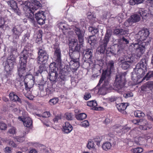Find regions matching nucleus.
Returning <instances> with one entry per match:
<instances>
[{
  "label": "nucleus",
  "instance_id": "f257e3e1",
  "mask_svg": "<svg viewBox=\"0 0 153 153\" xmlns=\"http://www.w3.org/2000/svg\"><path fill=\"white\" fill-rule=\"evenodd\" d=\"M149 30L145 29L140 31L137 34L138 43L133 44L135 49L138 56H140L145 51L146 46L149 45L151 39L149 37Z\"/></svg>",
  "mask_w": 153,
  "mask_h": 153
},
{
  "label": "nucleus",
  "instance_id": "f03ea898",
  "mask_svg": "<svg viewBox=\"0 0 153 153\" xmlns=\"http://www.w3.org/2000/svg\"><path fill=\"white\" fill-rule=\"evenodd\" d=\"M41 6V4L36 0H33L32 3L29 1H26L23 7V9L26 13H33L34 10H37Z\"/></svg>",
  "mask_w": 153,
  "mask_h": 153
},
{
  "label": "nucleus",
  "instance_id": "7ed1b4c3",
  "mask_svg": "<svg viewBox=\"0 0 153 153\" xmlns=\"http://www.w3.org/2000/svg\"><path fill=\"white\" fill-rule=\"evenodd\" d=\"M147 11L142 8L139 9L138 11L136 13L131 15L125 22V25H126L128 26L127 25V23H136L140 21V16L143 17L147 16Z\"/></svg>",
  "mask_w": 153,
  "mask_h": 153
},
{
  "label": "nucleus",
  "instance_id": "20e7f679",
  "mask_svg": "<svg viewBox=\"0 0 153 153\" xmlns=\"http://www.w3.org/2000/svg\"><path fill=\"white\" fill-rule=\"evenodd\" d=\"M125 74L120 73L116 75L115 81L114 83L115 88L120 90L123 88L126 83Z\"/></svg>",
  "mask_w": 153,
  "mask_h": 153
},
{
  "label": "nucleus",
  "instance_id": "39448f33",
  "mask_svg": "<svg viewBox=\"0 0 153 153\" xmlns=\"http://www.w3.org/2000/svg\"><path fill=\"white\" fill-rule=\"evenodd\" d=\"M16 59L14 56L11 55L7 58L4 67L5 70L8 75L10 74L13 71L14 65L16 63Z\"/></svg>",
  "mask_w": 153,
  "mask_h": 153
},
{
  "label": "nucleus",
  "instance_id": "423d86ee",
  "mask_svg": "<svg viewBox=\"0 0 153 153\" xmlns=\"http://www.w3.org/2000/svg\"><path fill=\"white\" fill-rule=\"evenodd\" d=\"M104 81V84L102 85V87L99 90V91L101 92V94L103 95L105 94L110 89V85H109L108 80L106 79L105 77V73L103 72L99 81L98 84H100Z\"/></svg>",
  "mask_w": 153,
  "mask_h": 153
},
{
  "label": "nucleus",
  "instance_id": "0eeeda50",
  "mask_svg": "<svg viewBox=\"0 0 153 153\" xmlns=\"http://www.w3.org/2000/svg\"><path fill=\"white\" fill-rule=\"evenodd\" d=\"M49 56L44 49L39 48L38 52L37 62L39 64H45L47 62Z\"/></svg>",
  "mask_w": 153,
  "mask_h": 153
},
{
  "label": "nucleus",
  "instance_id": "6e6552de",
  "mask_svg": "<svg viewBox=\"0 0 153 153\" xmlns=\"http://www.w3.org/2000/svg\"><path fill=\"white\" fill-rule=\"evenodd\" d=\"M132 122L135 124L139 125V128L140 130H147L150 129L152 128V126L151 125L148 124L146 120L145 119H141L139 120H133Z\"/></svg>",
  "mask_w": 153,
  "mask_h": 153
},
{
  "label": "nucleus",
  "instance_id": "1a4fd4ad",
  "mask_svg": "<svg viewBox=\"0 0 153 153\" xmlns=\"http://www.w3.org/2000/svg\"><path fill=\"white\" fill-rule=\"evenodd\" d=\"M111 31L110 30H107L105 37L103 40V43L97 49L98 51L101 53H103L106 50L111 35Z\"/></svg>",
  "mask_w": 153,
  "mask_h": 153
},
{
  "label": "nucleus",
  "instance_id": "9d476101",
  "mask_svg": "<svg viewBox=\"0 0 153 153\" xmlns=\"http://www.w3.org/2000/svg\"><path fill=\"white\" fill-rule=\"evenodd\" d=\"M55 62L51 63L49 65V70L51 73L50 74L49 79L52 82L56 81L58 76V74L56 71L57 68L55 66Z\"/></svg>",
  "mask_w": 153,
  "mask_h": 153
},
{
  "label": "nucleus",
  "instance_id": "9b49d317",
  "mask_svg": "<svg viewBox=\"0 0 153 153\" xmlns=\"http://www.w3.org/2000/svg\"><path fill=\"white\" fill-rule=\"evenodd\" d=\"M134 57L132 55H129L126 57V60L123 62V60H121L120 62L121 63L122 68L123 69L126 70L129 67L131 63L134 62Z\"/></svg>",
  "mask_w": 153,
  "mask_h": 153
},
{
  "label": "nucleus",
  "instance_id": "f8f14e48",
  "mask_svg": "<svg viewBox=\"0 0 153 153\" xmlns=\"http://www.w3.org/2000/svg\"><path fill=\"white\" fill-rule=\"evenodd\" d=\"M44 13V11L40 10L35 14V18L38 24L40 25H42L45 23L46 17Z\"/></svg>",
  "mask_w": 153,
  "mask_h": 153
},
{
  "label": "nucleus",
  "instance_id": "ddd939ff",
  "mask_svg": "<svg viewBox=\"0 0 153 153\" xmlns=\"http://www.w3.org/2000/svg\"><path fill=\"white\" fill-rule=\"evenodd\" d=\"M32 55V54L29 53V51L27 50H24L21 53L19 62L26 63L27 59H33Z\"/></svg>",
  "mask_w": 153,
  "mask_h": 153
},
{
  "label": "nucleus",
  "instance_id": "4468645a",
  "mask_svg": "<svg viewBox=\"0 0 153 153\" xmlns=\"http://www.w3.org/2000/svg\"><path fill=\"white\" fill-rule=\"evenodd\" d=\"M74 31L78 37L79 42L82 43L83 42L84 37L85 31L84 30H81L79 28L74 26L73 28Z\"/></svg>",
  "mask_w": 153,
  "mask_h": 153
},
{
  "label": "nucleus",
  "instance_id": "2eb2a0df",
  "mask_svg": "<svg viewBox=\"0 0 153 153\" xmlns=\"http://www.w3.org/2000/svg\"><path fill=\"white\" fill-rule=\"evenodd\" d=\"M19 63H20V66L18 69L19 75L20 78L23 79L24 78L25 76L26 75L25 67L26 63L20 62Z\"/></svg>",
  "mask_w": 153,
  "mask_h": 153
},
{
  "label": "nucleus",
  "instance_id": "dca6fc26",
  "mask_svg": "<svg viewBox=\"0 0 153 153\" xmlns=\"http://www.w3.org/2000/svg\"><path fill=\"white\" fill-rule=\"evenodd\" d=\"M12 31L13 33V38L14 39H18L19 36L21 35L22 30L21 27L20 26H17L14 27Z\"/></svg>",
  "mask_w": 153,
  "mask_h": 153
},
{
  "label": "nucleus",
  "instance_id": "f3484780",
  "mask_svg": "<svg viewBox=\"0 0 153 153\" xmlns=\"http://www.w3.org/2000/svg\"><path fill=\"white\" fill-rule=\"evenodd\" d=\"M18 119L23 122L24 126L26 127H30L32 125V121L30 118H23L19 117H18Z\"/></svg>",
  "mask_w": 153,
  "mask_h": 153
},
{
  "label": "nucleus",
  "instance_id": "a211bd4d",
  "mask_svg": "<svg viewBox=\"0 0 153 153\" xmlns=\"http://www.w3.org/2000/svg\"><path fill=\"white\" fill-rule=\"evenodd\" d=\"M58 25L59 28L62 29L63 33H64V31L71 29L74 27V25L70 26L69 25L65 23H59L58 24Z\"/></svg>",
  "mask_w": 153,
  "mask_h": 153
},
{
  "label": "nucleus",
  "instance_id": "6ab92c4d",
  "mask_svg": "<svg viewBox=\"0 0 153 153\" xmlns=\"http://www.w3.org/2000/svg\"><path fill=\"white\" fill-rule=\"evenodd\" d=\"M54 58L56 59V61L60 63H61V51L59 48L56 49L54 52Z\"/></svg>",
  "mask_w": 153,
  "mask_h": 153
},
{
  "label": "nucleus",
  "instance_id": "aec40b11",
  "mask_svg": "<svg viewBox=\"0 0 153 153\" xmlns=\"http://www.w3.org/2000/svg\"><path fill=\"white\" fill-rule=\"evenodd\" d=\"M87 105L89 106L92 107V109L95 110H99V108H101V107H97V103L96 101L95 100H91L88 101L87 102Z\"/></svg>",
  "mask_w": 153,
  "mask_h": 153
},
{
  "label": "nucleus",
  "instance_id": "412c9836",
  "mask_svg": "<svg viewBox=\"0 0 153 153\" xmlns=\"http://www.w3.org/2000/svg\"><path fill=\"white\" fill-rule=\"evenodd\" d=\"M73 129L72 126L68 122L65 123V125L63 126V131L66 133H69Z\"/></svg>",
  "mask_w": 153,
  "mask_h": 153
},
{
  "label": "nucleus",
  "instance_id": "4be33fe9",
  "mask_svg": "<svg viewBox=\"0 0 153 153\" xmlns=\"http://www.w3.org/2000/svg\"><path fill=\"white\" fill-rule=\"evenodd\" d=\"M9 97L10 100L14 102H21V99L14 92H11L9 95Z\"/></svg>",
  "mask_w": 153,
  "mask_h": 153
},
{
  "label": "nucleus",
  "instance_id": "5701e85b",
  "mask_svg": "<svg viewBox=\"0 0 153 153\" xmlns=\"http://www.w3.org/2000/svg\"><path fill=\"white\" fill-rule=\"evenodd\" d=\"M146 66V61L145 59H142L139 63L137 64L136 66V69L141 70L143 71L144 68Z\"/></svg>",
  "mask_w": 153,
  "mask_h": 153
},
{
  "label": "nucleus",
  "instance_id": "b1692460",
  "mask_svg": "<svg viewBox=\"0 0 153 153\" xmlns=\"http://www.w3.org/2000/svg\"><path fill=\"white\" fill-rule=\"evenodd\" d=\"M83 50V54H84L85 57L88 59L90 60L92 57V52L91 50L90 49H87L86 50Z\"/></svg>",
  "mask_w": 153,
  "mask_h": 153
},
{
  "label": "nucleus",
  "instance_id": "393cba45",
  "mask_svg": "<svg viewBox=\"0 0 153 153\" xmlns=\"http://www.w3.org/2000/svg\"><path fill=\"white\" fill-rule=\"evenodd\" d=\"M126 103H120L117 105V107L118 110L120 112H122L127 108Z\"/></svg>",
  "mask_w": 153,
  "mask_h": 153
},
{
  "label": "nucleus",
  "instance_id": "a878e982",
  "mask_svg": "<svg viewBox=\"0 0 153 153\" xmlns=\"http://www.w3.org/2000/svg\"><path fill=\"white\" fill-rule=\"evenodd\" d=\"M8 4L13 9L15 10H17V6L16 2L13 0H10L7 1Z\"/></svg>",
  "mask_w": 153,
  "mask_h": 153
},
{
  "label": "nucleus",
  "instance_id": "bb28decb",
  "mask_svg": "<svg viewBox=\"0 0 153 153\" xmlns=\"http://www.w3.org/2000/svg\"><path fill=\"white\" fill-rule=\"evenodd\" d=\"M112 147L111 143L109 142L104 143L102 146V148L104 150L107 151L110 149Z\"/></svg>",
  "mask_w": 153,
  "mask_h": 153
},
{
  "label": "nucleus",
  "instance_id": "cd10ccee",
  "mask_svg": "<svg viewBox=\"0 0 153 153\" xmlns=\"http://www.w3.org/2000/svg\"><path fill=\"white\" fill-rule=\"evenodd\" d=\"M66 75L64 73H62L59 76V83L61 84L62 86L64 85L65 81L66 80Z\"/></svg>",
  "mask_w": 153,
  "mask_h": 153
},
{
  "label": "nucleus",
  "instance_id": "c85d7f7f",
  "mask_svg": "<svg viewBox=\"0 0 153 153\" xmlns=\"http://www.w3.org/2000/svg\"><path fill=\"white\" fill-rule=\"evenodd\" d=\"M83 42L82 43H80L79 44H78V43L77 44V45H76L75 47H74V51H76L78 52H79L80 50L82 51H83V50L84 49V46L83 45Z\"/></svg>",
  "mask_w": 153,
  "mask_h": 153
},
{
  "label": "nucleus",
  "instance_id": "c756f323",
  "mask_svg": "<svg viewBox=\"0 0 153 153\" xmlns=\"http://www.w3.org/2000/svg\"><path fill=\"white\" fill-rule=\"evenodd\" d=\"M114 62L113 61L111 60L109 61L107 64V70H106L105 72L106 71H108L109 73L111 72L112 70H113L114 68Z\"/></svg>",
  "mask_w": 153,
  "mask_h": 153
},
{
  "label": "nucleus",
  "instance_id": "7c9ffc66",
  "mask_svg": "<svg viewBox=\"0 0 153 153\" xmlns=\"http://www.w3.org/2000/svg\"><path fill=\"white\" fill-rule=\"evenodd\" d=\"M78 43L76 39H71L69 42V47L73 48V47H75Z\"/></svg>",
  "mask_w": 153,
  "mask_h": 153
},
{
  "label": "nucleus",
  "instance_id": "2f4dec72",
  "mask_svg": "<svg viewBox=\"0 0 153 153\" xmlns=\"http://www.w3.org/2000/svg\"><path fill=\"white\" fill-rule=\"evenodd\" d=\"M88 42L91 45H93L96 41L95 36L93 35L89 36L88 39Z\"/></svg>",
  "mask_w": 153,
  "mask_h": 153
},
{
  "label": "nucleus",
  "instance_id": "473e14b6",
  "mask_svg": "<svg viewBox=\"0 0 153 153\" xmlns=\"http://www.w3.org/2000/svg\"><path fill=\"white\" fill-rule=\"evenodd\" d=\"M95 144L94 142L91 140L88 141L87 144V147L89 149H94L95 148Z\"/></svg>",
  "mask_w": 153,
  "mask_h": 153
},
{
  "label": "nucleus",
  "instance_id": "72a5a7b5",
  "mask_svg": "<svg viewBox=\"0 0 153 153\" xmlns=\"http://www.w3.org/2000/svg\"><path fill=\"white\" fill-rule=\"evenodd\" d=\"M86 117V114L84 113H81L76 116V118L78 120H82L85 119Z\"/></svg>",
  "mask_w": 153,
  "mask_h": 153
},
{
  "label": "nucleus",
  "instance_id": "f704fd0d",
  "mask_svg": "<svg viewBox=\"0 0 153 153\" xmlns=\"http://www.w3.org/2000/svg\"><path fill=\"white\" fill-rule=\"evenodd\" d=\"M134 115L137 117H143L145 116V114L141 111L137 110L134 112Z\"/></svg>",
  "mask_w": 153,
  "mask_h": 153
},
{
  "label": "nucleus",
  "instance_id": "c9c22d12",
  "mask_svg": "<svg viewBox=\"0 0 153 153\" xmlns=\"http://www.w3.org/2000/svg\"><path fill=\"white\" fill-rule=\"evenodd\" d=\"M59 101V99L57 97H55L50 100L49 101V104L51 105H53L56 104Z\"/></svg>",
  "mask_w": 153,
  "mask_h": 153
},
{
  "label": "nucleus",
  "instance_id": "e433bc0d",
  "mask_svg": "<svg viewBox=\"0 0 153 153\" xmlns=\"http://www.w3.org/2000/svg\"><path fill=\"white\" fill-rule=\"evenodd\" d=\"M131 151L134 153H141L143 151V149L141 148L137 147L132 149Z\"/></svg>",
  "mask_w": 153,
  "mask_h": 153
},
{
  "label": "nucleus",
  "instance_id": "4c0bfd02",
  "mask_svg": "<svg viewBox=\"0 0 153 153\" xmlns=\"http://www.w3.org/2000/svg\"><path fill=\"white\" fill-rule=\"evenodd\" d=\"M7 128L6 124L2 121H0V130H5Z\"/></svg>",
  "mask_w": 153,
  "mask_h": 153
},
{
  "label": "nucleus",
  "instance_id": "58836bf2",
  "mask_svg": "<svg viewBox=\"0 0 153 153\" xmlns=\"http://www.w3.org/2000/svg\"><path fill=\"white\" fill-rule=\"evenodd\" d=\"M74 62L73 64L74 66L76 65V68H78L79 67V59H78L72 58L71 61V62Z\"/></svg>",
  "mask_w": 153,
  "mask_h": 153
},
{
  "label": "nucleus",
  "instance_id": "ea45409f",
  "mask_svg": "<svg viewBox=\"0 0 153 153\" xmlns=\"http://www.w3.org/2000/svg\"><path fill=\"white\" fill-rule=\"evenodd\" d=\"M66 119L68 120H71L73 119V114L71 113H67L65 114Z\"/></svg>",
  "mask_w": 153,
  "mask_h": 153
},
{
  "label": "nucleus",
  "instance_id": "a19ab883",
  "mask_svg": "<svg viewBox=\"0 0 153 153\" xmlns=\"http://www.w3.org/2000/svg\"><path fill=\"white\" fill-rule=\"evenodd\" d=\"M45 64H42L40 66L38 70V72L39 73H42V72L46 70V67L44 65Z\"/></svg>",
  "mask_w": 153,
  "mask_h": 153
},
{
  "label": "nucleus",
  "instance_id": "79ce46f5",
  "mask_svg": "<svg viewBox=\"0 0 153 153\" xmlns=\"http://www.w3.org/2000/svg\"><path fill=\"white\" fill-rule=\"evenodd\" d=\"M42 34L41 33L40 30H39L38 32L37 35L36 36V41L38 42L41 41L42 40Z\"/></svg>",
  "mask_w": 153,
  "mask_h": 153
},
{
  "label": "nucleus",
  "instance_id": "37998d69",
  "mask_svg": "<svg viewBox=\"0 0 153 153\" xmlns=\"http://www.w3.org/2000/svg\"><path fill=\"white\" fill-rule=\"evenodd\" d=\"M80 125L85 128L89 126V124L87 120H85L81 123Z\"/></svg>",
  "mask_w": 153,
  "mask_h": 153
},
{
  "label": "nucleus",
  "instance_id": "c03bdc74",
  "mask_svg": "<svg viewBox=\"0 0 153 153\" xmlns=\"http://www.w3.org/2000/svg\"><path fill=\"white\" fill-rule=\"evenodd\" d=\"M124 18V14L123 13H120L119 14L118 16L117 17V19H118L119 22H122V20Z\"/></svg>",
  "mask_w": 153,
  "mask_h": 153
},
{
  "label": "nucleus",
  "instance_id": "a18cd8bd",
  "mask_svg": "<svg viewBox=\"0 0 153 153\" xmlns=\"http://www.w3.org/2000/svg\"><path fill=\"white\" fill-rule=\"evenodd\" d=\"M8 132L10 134H16V128L14 127H12L8 130Z\"/></svg>",
  "mask_w": 153,
  "mask_h": 153
},
{
  "label": "nucleus",
  "instance_id": "49530a36",
  "mask_svg": "<svg viewBox=\"0 0 153 153\" xmlns=\"http://www.w3.org/2000/svg\"><path fill=\"white\" fill-rule=\"evenodd\" d=\"M12 149L11 148L9 147H6L4 149V152L5 153H11Z\"/></svg>",
  "mask_w": 153,
  "mask_h": 153
},
{
  "label": "nucleus",
  "instance_id": "de8ad7c7",
  "mask_svg": "<svg viewBox=\"0 0 153 153\" xmlns=\"http://www.w3.org/2000/svg\"><path fill=\"white\" fill-rule=\"evenodd\" d=\"M137 75L134 72H133L132 75L131 76L132 79L133 80L134 82H136L137 83H139V82H137V79H136L134 78L137 77Z\"/></svg>",
  "mask_w": 153,
  "mask_h": 153
},
{
  "label": "nucleus",
  "instance_id": "09e8293b",
  "mask_svg": "<svg viewBox=\"0 0 153 153\" xmlns=\"http://www.w3.org/2000/svg\"><path fill=\"white\" fill-rule=\"evenodd\" d=\"M91 97V94L90 93H86L84 96V98L85 100H87L90 98Z\"/></svg>",
  "mask_w": 153,
  "mask_h": 153
},
{
  "label": "nucleus",
  "instance_id": "8fccbe9b",
  "mask_svg": "<svg viewBox=\"0 0 153 153\" xmlns=\"http://www.w3.org/2000/svg\"><path fill=\"white\" fill-rule=\"evenodd\" d=\"M50 113L49 112L46 111L44 112L42 115V116L43 117H48L50 116Z\"/></svg>",
  "mask_w": 153,
  "mask_h": 153
},
{
  "label": "nucleus",
  "instance_id": "3c124183",
  "mask_svg": "<svg viewBox=\"0 0 153 153\" xmlns=\"http://www.w3.org/2000/svg\"><path fill=\"white\" fill-rule=\"evenodd\" d=\"M25 89L27 91H28V94H31V91H30V89L31 88V87H28V85H27V83L26 82H25Z\"/></svg>",
  "mask_w": 153,
  "mask_h": 153
},
{
  "label": "nucleus",
  "instance_id": "603ef678",
  "mask_svg": "<svg viewBox=\"0 0 153 153\" xmlns=\"http://www.w3.org/2000/svg\"><path fill=\"white\" fill-rule=\"evenodd\" d=\"M16 139L17 141L19 142H22L25 139L24 137H16Z\"/></svg>",
  "mask_w": 153,
  "mask_h": 153
},
{
  "label": "nucleus",
  "instance_id": "864d4df0",
  "mask_svg": "<svg viewBox=\"0 0 153 153\" xmlns=\"http://www.w3.org/2000/svg\"><path fill=\"white\" fill-rule=\"evenodd\" d=\"M4 21L2 18L0 17V28H3L4 24Z\"/></svg>",
  "mask_w": 153,
  "mask_h": 153
},
{
  "label": "nucleus",
  "instance_id": "5fc2aeb1",
  "mask_svg": "<svg viewBox=\"0 0 153 153\" xmlns=\"http://www.w3.org/2000/svg\"><path fill=\"white\" fill-rule=\"evenodd\" d=\"M146 84L148 88H151L153 87V82H149Z\"/></svg>",
  "mask_w": 153,
  "mask_h": 153
},
{
  "label": "nucleus",
  "instance_id": "6e6d98bb",
  "mask_svg": "<svg viewBox=\"0 0 153 153\" xmlns=\"http://www.w3.org/2000/svg\"><path fill=\"white\" fill-rule=\"evenodd\" d=\"M148 87L147 86L146 84H144L141 87V90L144 91H146L147 90Z\"/></svg>",
  "mask_w": 153,
  "mask_h": 153
},
{
  "label": "nucleus",
  "instance_id": "4d7b16f0",
  "mask_svg": "<svg viewBox=\"0 0 153 153\" xmlns=\"http://www.w3.org/2000/svg\"><path fill=\"white\" fill-rule=\"evenodd\" d=\"M127 33V31L125 30L121 29L120 35H125Z\"/></svg>",
  "mask_w": 153,
  "mask_h": 153
},
{
  "label": "nucleus",
  "instance_id": "13d9d810",
  "mask_svg": "<svg viewBox=\"0 0 153 153\" xmlns=\"http://www.w3.org/2000/svg\"><path fill=\"white\" fill-rule=\"evenodd\" d=\"M129 3L131 5H133L137 4L136 0H129Z\"/></svg>",
  "mask_w": 153,
  "mask_h": 153
},
{
  "label": "nucleus",
  "instance_id": "bf43d9fd",
  "mask_svg": "<svg viewBox=\"0 0 153 153\" xmlns=\"http://www.w3.org/2000/svg\"><path fill=\"white\" fill-rule=\"evenodd\" d=\"M125 97L127 98L128 97H132L133 96V94L132 93H129L126 94L124 95Z\"/></svg>",
  "mask_w": 153,
  "mask_h": 153
},
{
  "label": "nucleus",
  "instance_id": "052dcab7",
  "mask_svg": "<svg viewBox=\"0 0 153 153\" xmlns=\"http://www.w3.org/2000/svg\"><path fill=\"white\" fill-rule=\"evenodd\" d=\"M120 29H116L114 30V33L116 35H120Z\"/></svg>",
  "mask_w": 153,
  "mask_h": 153
},
{
  "label": "nucleus",
  "instance_id": "680f3d73",
  "mask_svg": "<svg viewBox=\"0 0 153 153\" xmlns=\"http://www.w3.org/2000/svg\"><path fill=\"white\" fill-rule=\"evenodd\" d=\"M60 119V117L59 116H56L53 119V121L54 122H57L58 120Z\"/></svg>",
  "mask_w": 153,
  "mask_h": 153
},
{
  "label": "nucleus",
  "instance_id": "e2e57ef3",
  "mask_svg": "<svg viewBox=\"0 0 153 153\" xmlns=\"http://www.w3.org/2000/svg\"><path fill=\"white\" fill-rule=\"evenodd\" d=\"M30 94H29V95H28V94H25V96L28 99L30 100H32L33 99V96H32V95H30Z\"/></svg>",
  "mask_w": 153,
  "mask_h": 153
},
{
  "label": "nucleus",
  "instance_id": "0e129e2a",
  "mask_svg": "<svg viewBox=\"0 0 153 153\" xmlns=\"http://www.w3.org/2000/svg\"><path fill=\"white\" fill-rule=\"evenodd\" d=\"M99 31L97 28H94L93 30V34H96Z\"/></svg>",
  "mask_w": 153,
  "mask_h": 153
},
{
  "label": "nucleus",
  "instance_id": "69168bd1",
  "mask_svg": "<svg viewBox=\"0 0 153 153\" xmlns=\"http://www.w3.org/2000/svg\"><path fill=\"white\" fill-rule=\"evenodd\" d=\"M9 144L13 147H16V144L13 141H10L9 143Z\"/></svg>",
  "mask_w": 153,
  "mask_h": 153
},
{
  "label": "nucleus",
  "instance_id": "338daca9",
  "mask_svg": "<svg viewBox=\"0 0 153 153\" xmlns=\"http://www.w3.org/2000/svg\"><path fill=\"white\" fill-rule=\"evenodd\" d=\"M52 93V91H51L49 89H46V94L47 95H49L50 94H51Z\"/></svg>",
  "mask_w": 153,
  "mask_h": 153
},
{
  "label": "nucleus",
  "instance_id": "774afa93",
  "mask_svg": "<svg viewBox=\"0 0 153 153\" xmlns=\"http://www.w3.org/2000/svg\"><path fill=\"white\" fill-rule=\"evenodd\" d=\"M29 153H37V152L35 149H32L30 151Z\"/></svg>",
  "mask_w": 153,
  "mask_h": 153
}]
</instances>
